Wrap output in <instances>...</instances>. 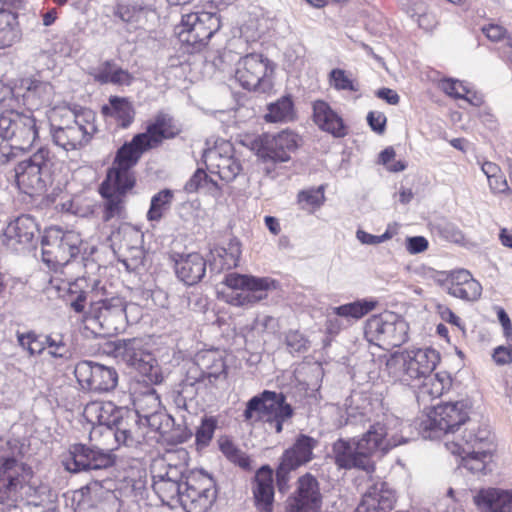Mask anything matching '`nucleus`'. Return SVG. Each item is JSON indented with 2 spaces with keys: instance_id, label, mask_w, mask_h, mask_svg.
Returning a JSON list of instances; mask_svg holds the SVG:
<instances>
[{
  "instance_id": "nucleus-11",
  "label": "nucleus",
  "mask_w": 512,
  "mask_h": 512,
  "mask_svg": "<svg viewBox=\"0 0 512 512\" xmlns=\"http://www.w3.org/2000/svg\"><path fill=\"white\" fill-rule=\"evenodd\" d=\"M217 498L215 482L203 471H190L185 476L179 506L185 512H208Z\"/></svg>"
},
{
  "instance_id": "nucleus-8",
  "label": "nucleus",
  "mask_w": 512,
  "mask_h": 512,
  "mask_svg": "<svg viewBox=\"0 0 512 512\" xmlns=\"http://www.w3.org/2000/svg\"><path fill=\"white\" fill-rule=\"evenodd\" d=\"M113 357L118 361L136 370L142 381L150 384H159L163 380L156 359L147 349L143 339H118L112 343Z\"/></svg>"
},
{
  "instance_id": "nucleus-49",
  "label": "nucleus",
  "mask_w": 512,
  "mask_h": 512,
  "mask_svg": "<svg viewBox=\"0 0 512 512\" xmlns=\"http://www.w3.org/2000/svg\"><path fill=\"white\" fill-rule=\"evenodd\" d=\"M220 450L233 463L246 469L250 466V460L244 452L238 449L230 440L220 442Z\"/></svg>"
},
{
  "instance_id": "nucleus-16",
  "label": "nucleus",
  "mask_w": 512,
  "mask_h": 512,
  "mask_svg": "<svg viewBox=\"0 0 512 512\" xmlns=\"http://www.w3.org/2000/svg\"><path fill=\"white\" fill-rule=\"evenodd\" d=\"M50 160V150L41 147L29 159L18 163L15 168V177L18 187L24 193L33 194L44 190L43 175L48 170Z\"/></svg>"
},
{
  "instance_id": "nucleus-9",
  "label": "nucleus",
  "mask_w": 512,
  "mask_h": 512,
  "mask_svg": "<svg viewBox=\"0 0 512 512\" xmlns=\"http://www.w3.org/2000/svg\"><path fill=\"white\" fill-rule=\"evenodd\" d=\"M220 27V18L216 13L201 11L183 15L175 31L186 52L195 53L207 45Z\"/></svg>"
},
{
  "instance_id": "nucleus-3",
  "label": "nucleus",
  "mask_w": 512,
  "mask_h": 512,
  "mask_svg": "<svg viewBox=\"0 0 512 512\" xmlns=\"http://www.w3.org/2000/svg\"><path fill=\"white\" fill-rule=\"evenodd\" d=\"M95 114L83 108H60L50 116V134L55 145L74 151L86 145L96 132Z\"/></svg>"
},
{
  "instance_id": "nucleus-36",
  "label": "nucleus",
  "mask_w": 512,
  "mask_h": 512,
  "mask_svg": "<svg viewBox=\"0 0 512 512\" xmlns=\"http://www.w3.org/2000/svg\"><path fill=\"white\" fill-rule=\"evenodd\" d=\"M25 89L23 98L31 108L38 109L40 106L49 105L53 96V87L48 82L36 79H25L22 81Z\"/></svg>"
},
{
  "instance_id": "nucleus-34",
  "label": "nucleus",
  "mask_w": 512,
  "mask_h": 512,
  "mask_svg": "<svg viewBox=\"0 0 512 512\" xmlns=\"http://www.w3.org/2000/svg\"><path fill=\"white\" fill-rule=\"evenodd\" d=\"M273 471L268 466L261 467L256 475L253 486V494L256 506L262 512H271L274 485H273Z\"/></svg>"
},
{
  "instance_id": "nucleus-56",
  "label": "nucleus",
  "mask_w": 512,
  "mask_h": 512,
  "mask_svg": "<svg viewBox=\"0 0 512 512\" xmlns=\"http://www.w3.org/2000/svg\"><path fill=\"white\" fill-rule=\"evenodd\" d=\"M369 421V416L364 409L360 410L358 407H352L351 405L347 407L345 420L346 426L365 428Z\"/></svg>"
},
{
  "instance_id": "nucleus-44",
  "label": "nucleus",
  "mask_w": 512,
  "mask_h": 512,
  "mask_svg": "<svg viewBox=\"0 0 512 512\" xmlns=\"http://www.w3.org/2000/svg\"><path fill=\"white\" fill-rule=\"evenodd\" d=\"M294 118L293 102L289 97H282L268 107L265 119L268 122H285Z\"/></svg>"
},
{
  "instance_id": "nucleus-31",
  "label": "nucleus",
  "mask_w": 512,
  "mask_h": 512,
  "mask_svg": "<svg viewBox=\"0 0 512 512\" xmlns=\"http://www.w3.org/2000/svg\"><path fill=\"white\" fill-rule=\"evenodd\" d=\"M396 502V493L384 481H376L367 487L359 504L377 512H390Z\"/></svg>"
},
{
  "instance_id": "nucleus-55",
  "label": "nucleus",
  "mask_w": 512,
  "mask_h": 512,
  "mask_svg": "<svg viewBox=\"0 0 512 512\" xmlns=\"http://www.w3.org/2000/svg\"><path fill=\"white\" fill-rule=\"evenodd\" d=\"M217 420L213 417L204 418L196 431V440L201 445H207L213 438Z\"/></svg>"
},
{
  "instance_id": "nucleus-29",
  "label": "nucleus",
  "mask_w": 512,
  "mask_h": 512,
  "mask_svg": "<svg viewBox=\"0 0 512 512\" xmlns=\"http://www.w3.org/2000/svg\"><path fill=\"white\" fill-rule=\"evenodd\" d=\"M39 233L34 218L30 215H21L10 222L2 235V242L14 248L16 244H30Z\"/></svg>"
},
{
  "instance_id": "nucleus-59",
  "label": "nucleus",
  "mask_w": 512,
  "mask_h": 512,
  "mask_svg": "<svg viewBox=\"0 0 512 512\" xmlns=\"http://www.w3.org/2000/svg\"><path fill=\"white\" fill-rule=\"evenodd\" d=\"M380 162L386 166L391 172H400L406 168V164L403 161H395V150L392 147H388L380 153Z\"/></svg>"
},
{
  "instance_id": "nucleus-25",
  "label": "nucleus",
  "mask_w": 512,
  "mask_h": 512,
  "mask_svg": "<svg viewBox=\"0 0 512 512\" xmlns=\"http://www.w3.org/2000/svg\"><path fill=\"white\" fill-rule=\"evenodd\" d=\"M123 411L112 402H92L85 407L84 414L87 420L97 426L93 427L90 438L96 435L104 437L105 428H114L122 419Z\"/></svg>"
},
{
  "instance_id": "nucleus-13",
  "label": "nucleus",
  "mask_w": 512,
  "mask_h": 512,
  "mask_svg": "<svg viewBox=\"0 0 512 512\" xmlns=\"http://www.w3.org/2000/svg\"><path fill=\"white\" fill-rule=\"evenodd\" d=\"M273 70L268 58L262 54L251 53L239 59L234 76L244 89L266 92L272 86L270 75Z\"/></svg>"
},
{
  "instance_id": "nucleus-47",
  "label": "nucleus",
  "mask_w": 512,
  "mask_h": 512,
  "mask_svg": "<svg viewBox=\"0 0 512 512\" xmlns=\"http://www.w3.org/2000/svg\"><path fill=\"white\" fill-rule=\"evenodd\" d=\"M199 365L205 370L209 378H218L225 372V363L220 355L215 351H207L199 356Z\"/></svg>"
},
{
  "instance_id": "nucleus-5",
  "label": "nucleus",
  "mask_w": 512,
  "mask_h": 512,
  "mask_svg": "<svg viewBox=\"0 0 512 512\" xmlns=\"http://www.w3.org/2000/svg\"><path fill=\"white\" fill-rule=\"evenodd\" d=\"M440 361L439 353L432 348H414L395 352L386 361L388 375L406 385L431 374Z\"/></svg>"
},
{
  "instance_id": "nucleus-6",
  "label": "nucleus",
  "mask_w": 512,
  "mask_h": 512,
  "mask_svg": "<svg viewBox=\"0 0 512 512\" xmlns=\"http://www.w3.org/2000/svg\"><path fill=\"white\" fill-rule=\"evenodd\" d=\"M180 132V126L172 116L158 112L148 123L146 131L135 135L118 149L116 155L135 166L144 152L159 147L164 140L173 139Z\"/></svg>"
},
{
  "instance_id": "nucleus-54",
  "label": "nucleus",
  "mask_w": 512,
  "mask_h": 512,
  "mask_svg": "<svg viewBox=\"0 0 512 512\" xmlns=\"http://www.w3.org/2000/svg\"><path fill=\"white\" fill-rule=\"evenodd\" d=\"M324 200V194L321 188L318 190L301 191L298 194V202L303 209H314L321 206Z\"/></svg>"
},
{
  "instance_id": "nucleus-2",
  "label": "nucleus",
  "mask_w": 512,
  "mask_h": 512,
  "mask_svg": "<svg viewBox=\"0 0 512 512\" xmlns=\"http://www.w3.org/2000/svg\"><path fill=\"white\" fill-rule=\"evenodd\" d=\"M386 436L385 426L376 423L370 425L359 439H338L332 446L335 464L340 469H360L372 473L375 469L372 456L378 452L385 453L398 445Z\"/></svg>"
},
{
  "instance_id": "nucleus-46",
  "label": "nucleus",
  "mask_w": 512,
  "mask_h": 512,
  "mask_svg": "<svg viewBox=\"0 0 512 512\" xmlns=\"http://www.w3.org/2000/svg\"><path fill=\"white\" fill-rule=\"evenodd\" d=\"M173 199V192L165 189L158 192L151 199L150 209L147 213V218L150 221H159L165 212L170 208Z\"/></svg>"
},
{
  "instance_id": "nucleus-64",
  "label": "nucleus",
  "mask_w": 512,
  "mask_h": 512,
  "mask_svg": "<svg viewBox=\"0 0 512 512\" xmlns=\"http://www.w3.org/2000/svg\"><path fill=\"white\" fill-rule=\"evenodd\" d=\"M116 66L117 65L111 61L104 62L97 68L94 74L95 80L102 84L111 83L113 71H115Z\"/></svg>"
},
{
  "instance_id": "nucleus-18",
  "label": "nucleus",
  "mask_w": 512,
  "mask_h": 512,
  "mask_svg": "<svg viewBox=\"0 0 512 512\" xmlns=\"http://www.w3.org/2000/svg\"><path fill=\"white\" fill-rule=\"evenodd\" d=\"M224 283L229 288L241 290L230 301L236 306L251 305L265 299L267 291L274 285V281L267 277L258 278L237 273L226 275Z\"/></svg>"
},
{
  "instance_id": "nucleus-27",
  "label": "nucleus",
  "mask_w": 512,
  "mask_h": 512,
  "mask_svg": "<svg viewBox=\"0 0 512 512\" xmlns=\"http://www.w3.org/2000/svg\"><path fill=\"white\" fill-rule=\"evenodd\" d=\"M105 440L114 439L118 444L135 447L144 440V431L137 414L126 412V415L114 428H105Z\"/></svg>"
},
{
  "instance_id": "nucleus-53",
  "label": "nucleus",
  "mask_w": 512,
  "mask_h": 512,
  "mask_svg": "<svg viewBox=\"0 0 512 512\" xmlns=\"http://www.w3.org/2000/svg\"><path fill=\"white\" fill-rule=\"evenodd\" d=\"M18 342L20 346L28 350L30 355L40 354L47 345L46 340H40L39 336L33 332L18 335Z\"/></svg>"
},
{
  "instance_id": "nucleus-19",
  "label": "nucleus",
  "mask_w": 512,
  "mask_h": 512,
  "mask_svg": "<svg viewBox=\"0 0 512 512\" xmlns=\"http://www.w3.org/2000/svg\"><path fill=\"white\" fill-rule=\"evenodd\" d=\"M97 298L98 291L93 292ZM93 321H95L102 332L107 335L118 333L126 325V303L123 298L115 296L105 299H94Z\"/></svg>"
},
{
  "instance_id": "nucleus-38",
  "label": "nucleus",
  "mask_w": 512,
  "mask_h": 512,
  "mask_svg": "<svg viewBox=\"0 0 512 512\" xmlns=\"http://www.w3.org/2000/svg\"><path fill=\"white\" fill-rule=\"evenodd\" d=\"M276 397V392L265 390L261 394L252 397L246 405L243 417L246 422H256L264 420L266 422L272 401Z\"/></svg>"
},
{
  "instance_id": "nucleus-17",
  "label": "nucleus",
  "mask_w": 512,
  "mask_h": 512,
  "mask_svg": "<svg viewBox=\"0 0 512 512\" xmlns=\"http://www.w3.org/2000/svg\"><path fill=\"white\" fill-rule=\"evenodd\" d=\"M299 136L290 130L277 134H263L254 140L253 147L257 156L264 161L287 162L291 153L299 147Z\"/></svg>"
},
{
  "instance_id": "nucleus-42",
  "label": "nucleus",
  "mask_w": 512,
  "mask_h": 512,
  "mask_svg": "<svg viewBox=\"0 0 512 512\" xmlns=\"http://www.w3.org/2000/svg\"><path fill=\"white\" fill-rule=\"evenodd\" d=\"M183 487L184 479L152 484V488L161 502L172 509L179 506L180 497H182L183 494Z\"/></svg>"
},
{
  "instance_id": "nucleus-23",
  "label": "nucleus",
  "mask_w": 512,
  "mask_h": 512,
  "mask_svg": "<svg viewBox=\"0 0 512 512\" xmlns=\"http://www.w3.org/2000/svg\"><path fill=\"white\" fill-rule=\"evenodd\" d=\"M187 456L184 449L167 452L163 457L153 460L151 464L152 484L172 480H185L187 475Z\"/></svg>"
},
{
  "instance_id": "nucleus-63",
  "label": "nucleus",
  "mask_w": 512,
  "mask_h": 512,
  "mask_svg": "<svg viewBox=\"0 0 512 512\" xmlns=\"http://www.w3.org/2000/svg\"><path fill=\"white\" fill-rule=\"evenodd\" d=\"M22 151L23 150H18L15 144L2 139L0 143V165H6L11 161H14L17 158L18 153Z\"/></svg>"
},
{
  "instance_id": "nucleus-43",
  "label": "nucleus",
  "mask_w": 512,
  "mask_h": 512,
  "mask_svg": "<svg viewBox=\"0 0 512 512\" xmlns=\"http://www.w3.org/2000/svg\"><path fill=\"white\" fill-rule=\"evenodd\" d=\"M109 102L110 107L104 106L103 113H110L120 121V125L122 127H128L132 123L135 115V111L131 103L125 98H119L116 96L111 97Z\"/></svg>"
},
{
  "instance_id": "nucleus-62",
  "label": "nucleus",
  "mask_w": 512,
  "mask_h": 512,
  "mask_svg": "<svg viewBox=\"0 0 512 512\" xmlns=\"http://www.w3.org/2000/svg\"><path fill=\"white\" fill-rule=\"evenodd\" d=\"M390 228L391 227L389 226L386 232L379 236L369 234L363 230H358L356 237L362 244L377 245L392 238L393 232L390 231Z\"/></svg>"
},
{
  "instance_id": "nucleus-20",
  "label": "nucleus",
  "mask_w": 512,
  "mask_h": 512,
  "mask_svg": "<svg viewBox=\"0 0 512 512\" xmlns=\"http://www.w3.org/2000/svg\"><path fill=\"white\" fill-rule=\"evenodd\" d=\"M74 375L82 389L107 392L117 385L118 375L114 368L83 360L76 364Z\"/></svg>"
},
{
  "instance_id": "nucleus-4",
  "label": "nucleus",
  "mask_w": 512,
  "mask_h": 512,
  "mask_svg": "<svg viewBox=\"0 0 512 512\" xmlns=\"http://www.w3.org/2000/svg\"><path fill=\"white\" fill-rule=\"evenodd\" d=\"M133 167L119 156H115L112 167L108 169L106 178L99 188L103 198V221L109 222L112 219L126 217V197L136 183Z\"/></svg>"
},
{
  "instance_id": "nucleus-10",
  "label": "nucleus",
  "mask_w": 512,
  "mask_h": 512,
  "mask_svg": "<svg viewBox=\"0 0 512 512\" xmlns=\"http://www.w3.org/2000/svg\"><path fill=\"white\" fill-rule=\"evenodd\" d=\"M467 420V405L463 401L447 402L433 408L426 418L421 421L420 431L425 439L448 438Z\"/></svg>"
},
{
  "instance_id": "nucleus-58",
  "label": "nucleus",
  "mask_w": 512,
  "mask_h": 512,
  "mask_svg": "<svg viewBox=\"0 0 512 512\" xmlns=\"http://www.w3.org/2000/svg\"><path fill=\"white\" fill-rule=\"evenodd\" d=\"M286 344L291 353L305 352L309 348L307 339L298 331H290L286 335Z\"/></svg>"
},
{
  "instance_id": "nucleus-35",
  "label": "nucleus",
  "mask_w": 512,
  "mask_h": 512,
  "mask_svg": "<svg viewBox=\"0 0 512 512\" xmlns=\"http://www.w3.org/2000/svg\"><path fill=\"white\" fill-rule=\"evenodd\" d=\"M241 255V245L236 239L229 241L227 247H215L210 251L209 264L213 272L220 273L236 267Z\"/></svg>"
},
{
  "instance_id": "nucleus-15",
  "label": "nucleus",
  "mask_w": 512,
  "mask_h": 512,
  "mask_svg": "<svg viewBox=\"0 0 512 512\" xmlns=\"http://www.w3.org/2000/svg\"><path fill=\"white\" fill-rule=\"evenodd\" d=\"M317 444L318 441L316 439L308 435L300 434L294 444L284 451L276 471L279 492L285 493L289 489L290 474L292 471L313 459V450Z\"/></svg>"
},
{
  "instance_id": "nucleus-30",
  "label": "nucleus",
  "mask_w": 512,
  "mask_h": 512,
  "mask_svg": "<svg viewBox=\"0 0 512 512\" xmlns=\"http://www.w3.org/2000/svg\"><path fill=\"white\" fill-rule=\"evenodd\" d=\"M480 512H512V490L484 488L473 497Z\"/></svg>"
},
{
  "instance_id": "nucleus-21",
  "label": "nucleus",
  "mask_w": 512,
  "mask_h": 512,
  "mask_svg": "<svg viewBox=\"0 0 512 512\" xmlns=\"http://www.w3.org/2000/svg\"><path fill=\"white\" fill-rule=\"evenodd\" d=\"M113 463L114 458L111 452L84 444L72 445L63 460L65 469L72 473L105 469L112 466Z\"/></svg>"
},
{
  "instance_id": "nucleus-52",
  "label": "nucleus",
  "mask_w": 512,
  "mask_h": 512,
  "mask_svg": "<svg viewBox=\"0 0 512 512\" xmlns=\"http://www.w3.org/2000/svg\"><path fill=\"white\" fill-rule=\"evenodd\" d=\"M73 501L76 502L74 512H100L94 504L89 488H82L73 493Z\"/></svg>"
},
{
  "instance_id": "nucleus-26",
  "label": "nucleus",
  "mask_w": 512,
  "mask_h": 512,
  "mask_svg": "<svg viewBox=\"0 0 512 512\" xmlns=\"http://www.w3.org/2000/svg\"><path fill=\"white\" fill-rule=\"evenodd\" d=\"M142 237L141 231L128 223H122L116 231L112 232L110 237L112 246L117 247L122 256L130 254V258L123 259L127 267L129 260L137 262L142 258Z\"/></svg>"
},
{
  "instance_id": "nucleus-50",
  "label": "nucleus",
  "mask_w": 512,
  "mask_h": 512,
  "mask_svg": "<svg viewBox=\"0 0 512 512\" xmlns=\"http://www.w3.org/2000/svg\"><path fill=\"white\" fill-rule=\"evenodd\" d=\"M131 6L132 12L135 13V27H141L157 17L156 9L152 4L135 1Z\"/></svg>"
},
{
  "instance_id": "nucleus-51",
  "label": "nucleus",
  "mask_w": 512,
  "mask_h": 512,
  "mask_svg": "<svg viewBox=\"0 0 512 512\" xmlns=\"http://www.w3.org/2000/svg\"><path fill=\"white\" fill-rule=\"evenodd\" d=\"M207 186H211L215 190H220L218 184L209 178L203 169H197L190 180L185 184L184 188L186 192L193 193Z\"/></svg>"
},
{
  "instance_id": "nucleus-22",
  "label": "nucleus",
  "mask_w": 512,
  "mask_h": 512,
  "mask_svg": "<svg viewBox=\"0 0 512 512\" xmlns=\"http://www.w3.org/2000/svg\"><path fill=\"white\" fill-rule=\"evenodd\" d=\"M232 152V145L224 142L208 149L203 155L210 173L217 174L225 182L233 181L242 170L241 163L233 156Z\"/></svg>"
},
{
  "instance_id": "nucleus-41",
  "label": "nucleus",
  "mask_w": 512,
  "mask_h": 512,
  "mask_svg": "<svg viewBox=\"0 0 512 512\" xmlns=\"http://www.w3.org/2000/svg\"><path fill=\"white\" fill-rule=\"evenodd\" d=\"M19 37L16 15L5 9L0 0V49L12 46Z\"/></svg>"
},
{
  "instance_id": "nucleus-32",
  "label": "nucleus",
  "mask_w": 512,
  "mask_h": 512,
  "mask_svg": "<svg viewBox=\"0 0 512 512\" xmlns=\"http://www.w3.org/2000/svg\"><path fill=\"white\" fill-rule=\"evenodd\" d=\"M313 120L321 130L334 137L341 138L347 134V127L342 117L323 100L313 103Z\"/></svg>"
},
{
  "instance_id": "nucleus-1",
  "label": "nucleus",
  "mask_w": 512,
  "mask_h": 512,
  "mask_svg": "<svg viewBox=\"0 0 512 512\" xmlns=\"http://www.w3.org/2000/svg\"><path fill=\"white\" fill-rule=\"evenodd\" d=\"M32 468L18 461L8 443L0 442V512H56L29 500Z\"/></svg>"
},
{
  "instance_id": "nucleus-39",
  "label": "nucleus",
  "mask_w": 512,
  "mask_h": 512,
  "mask_svg": "<svg viewBox=\"0 0 512 512\" xmlns=\"http://www.w3.org/2000/svg\"><path fill=\"white\" fill-rule=\"evenodd\" d=\"M418 387V400L426 401L440 397L450 386V378L446 373L429 374L422 378Z\"/></svg>"
},
{
  "instance_id": "nucleus-60",
  "label": "nucleus",
  "mask_w": 512,
  "mask_h": 512,
  "mask_svg": "<svg viewBox=\"0 0 512 512\" xmlns=\"http://www.w3.org/2000/svg\"><path fill=\"white\" fill-rule=\"evenodd\" d=\"M483 33L488 39L494 42L505 41V44L512 47V37L506 36V29L497 24H490L482 28Z\"/></svg>"
},
{
  "instance_id": "nucleus-37",
  "label": "nucleus",
  "mask_w": 512,
  "mask_h": 512,
  "mask_svg": "<svg viewBox=\"0 0 512 512\" xmlns=\"http://www.w3.org/2000/svg\"><path fill=\"white\" fill-rule=\"evenodd\" d=\"M269 407L270 411L267 415L266 423L276 433H281L284 425L291 422L294 409L286 402V397L283 393H276V397H274Z\"/></svg>"
},
{
  "instance_id": "nucleus-48",
  "label": "nucleus",
  "mask_w": 512,
  "mask_h": 512,
  "mask_svg": "<svg viewBox=\"0 0 512 512\" xmlns=\"http://www.w3.org/2000/svg\"><path fill=\"white\" fill-rule=\"evenodd\" d=\"M330 84L337 90H348L356 92L359 90V85L350 75L343 69H333L330 72Z\"/></svg>"
},
{
  "instance_id": "nucleus-33",
  "label": "nucleus",
  "mask_w": 512,
  "mask_h": 512,
  "mask_svg": "<svg viewBox=\"0 0 512 512\" xmlns=\"http://www.w3.org/2000/svg\"><path fill=\"white\" fill-rule=\"evenodd\" d=\"M449 277L448 293L451 296L466 301H475L481 296L482 286L469 271L465 269L453 271Z\"/></svg>"
},
{
  "instance_id": "nucleus-61",
  "label": "nucleus",
  "mask_w": 512,
  "mask_h": 512,
  "mask_svg": "<svg viewBox=\"0 0 512 512\" xmlns=\"http://www.w3.org/2000/svg\"><path fill=\"white\" fill-rule=\"evenodd\" d=\"M46 344L52 357L67 359L70 356V350L61 339L56 340L51 336H46Z\"/></svg>"
},
{
  "instance_id": "nucleus-57",
  "label": "nucleus",
  "mask_w": 512,
  "mask_h": 512,
  "mask_svg": "<svg viewBox=\"0 0 512 512\" xmlns=\"http://www.w3.org/2000/svg\"><path fill=\"white\" fill-rule=\"evenodd\" d=\"M441 89L449 96L471 102L468 97L470 91L460 81L444 80L441 82Z\"/></svg>"
},
{
  "instance_id": "nucleus-14",
  "label": "nucleus",
  "mask_w": 512,
  "mask_h": 512,
  "mask_svg": "<svg viewBox=\"0 0 512 512\" xmlns=\"http://www.w3.org/2000/svg\"><path fill=\"white\" fill-rule=\"evenodd\" d=\"M79 243V235L75 232L49 229L41 241L43 261L52 267L65 265L79 254Z\"/></svg>"
},
{
  "instance_id": "nucleus-7",
  "label": "nucleus",
  "mask_w": 512,
  "mask_h": 512,
  "mask_svg": "<svg viewBox=\"0 0 512 512\" xmlns=\"http://www.w3.org/2000/svg\"><path fill=\"white\" fill-rule=\"evenodd\" d=\"M16 104L18 100L14 98L13 91L7 89L0 100L4 108L0 114V138L12 141L18 150H27L38 138L36 119L30 111H17Z\"/></svg>"
},
{
  "instance_id": "nucleus-12",
  "label": "nucleus",
  "mask_w": 512,
  "mask_h": 512,
  "mask_svg": "<svg viewBox=\"0 0 512 512\" xmlns=\"http://www.w3.org/2000/svg\"><path fill=\"white\" fill-rule=\"evenodd\" d=\"M408 324L393 313L371 317L365 327V337L371 343L390 349L399 347L408 339Z\"/></svg>"
},
{
  "instance_id": "nucleus-40",
  "label": "nucleus",
  "mask_w": 512,
  "mask_h": 512,
  "mask_svg": "<svg viewBox=\"0 0 512 512\" xmlns=\"http://www.w3.org/2000/svg\"><path fill=\"white\" fill-rule=\"evenodd\" d=\"M445 447L452 454L461 456L463 466L473 473L482 472L485 469L486 452L468 450L461 443L454 442V440H446Z\"/></svg>"
},
{
  "instance_id": "nucleus-24",
  "label": "nucleus",
  "mask_w": 512,
  "mask_h": 512,
  "mask_svg": "<svg viewBox=\"0 0 512 512\" xmlns=\"http://www.w3.org/2000/svg\"><path fill=\"white\" fill-rule=\"evenodd\" d=\"M288 502L287 512H319L321 494L316 478L311 474L300 477L296 493Z\"/></svg>"
},
{
  "instance_id": "nucleus-28",
  "label": "nucleus",
  "mask_w": 512,
  "mask_h": 512,
  "mask_svg": "<svg viewBox=\"0 0 512 512\" xmlns=\"http://www.w3.org/2000/svg\"><path fill=\"white\" fill-rule=\"evenodd\" d=\"M174 261V269L177 278L188 286L199 283L206 273V260L204 257L197 253L172 255Z\"/></svg>"
},
{
  "instance_id": "nucleus-45",
  "label": "nucleus",
  "mask_w": 512,
  "mask_h": 512,
  "mask_svg": "<svg viewBox=\"0 0 512 512\" xmlns=\"http://www.w3.org/2000/svg\"><path fill=\"white\" fill-rule=\"evenodd\" d=\"M376 304L377 302L374 300H360L335 307L333 310L338 316L359 319L371 312L376 307Z\"/></svg>"
}]
</instances>
